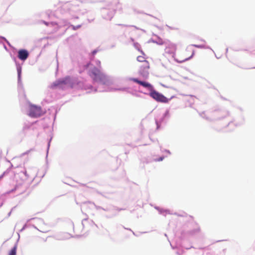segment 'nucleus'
<instances>
[{"label": "nucleus", "instance_id": "obj_13", "mask_svg": "<svg viewBox=\"0 0 255 255\" xmlns=\"http://www.w3.org/2000/svg\"><path fill=\"white\" fill-rule=\"evenodd\" d=\"M44 24H45V25H48V23H47V22H44Z\"/></svg>", "mask_w": 255, "mask_h": 255}, {"label": "nucleus", "instance_id": "obj_5", "mask_svg": "<svg viewBox=\"0 0 255 255\" xmlns=\"http://www.w3.org/2000/svg\"><path fill=\"white\" fill-rule=\"evenodd\" d=\"M90 76L96 82L101 81L104 77V75L101 73L100 71L96 68L92 70Z\"/></svg>", "mask_w": 255, "mask_h": 255}, {"label": "nucleus", "instance_id": "obj_10", "mask_svg": "<svg viewBox=\"0 0 255 255\" xmlns=\"http://www.w3.org/2000/svg\"><path fill=\"white\" fill-rule=\"evenodd\" d=\"M136 59L139 62H140L141 63H143L144 61H147L146 60H145V58L142 56H137Z\"/></svg>", "mask_w": 255, "mask_h": 255}, {"label": "nucleus", "instance_id": "obj_9", "mask_svg": "<svg viewBox=\"0 0 255 255\" xmlns=\"http://www.w3.org/2000/svg\"><path fill=\"white\" fill-rule=\"evenodd\" d=\"M16 247L14 246L9 252L8 255H16Z\"/></svg>", "mask_w": 255, "mask_h": 255}, {"label": "nucleus", "instance_id": "obj_4", "mask_svg": "<svg viewBox=\"0 0 255 255\" xmlns=\"http://www.w3.org/2000/svg\"><path fill=\"white\" fill-rule=\"evenodd\" d=\"M139 74L144 78H147L148 76V69L149 68V64L148 61H144L139 66Z\"/></svg>", "mask_w": 255, "mask_h": 255}, {"label": "nucleus", "instance_id": "obj_6", "mask_svg": "<svg viewBox=\"0 0 255 255\" xmlns=\"http://www.w3.org/2000/svg\"><path fill=\"white\" fill-rule=\"evenodd\" d=\"M66 84L67 82L66 79L59 80L53 83L51 85V88L52 89L56 88H62Z\"/></svg>", "mask_w": 255, "mask_h": 255}, {"label": "nucleus", "instance_id": "obj_1", "mask_svg": "<svg viewBox=\"0 0 255 255\" xmlns=\"http://www.w3.org/2000/svg\"><path fill=\"white\" fill-rule=\"evenodd\" d=\"M194 54V50L191 47H187L186 49L174 55V58L177 62L182 63L191 59Z\"/></svg>", "mask_w": 255, "mask_h": 255}, {"label": "nucleus", "instance_id": "obj_3", "mask_svg": "<svg viewBox=\"0 0 255 255\" xmlns=\"http://www.w3.org/2000/svg\"><path fill=\"white\" fill-rule=\"evenodd\" d=\"M149 95L152 98L158 102L167 103L169 101V100L166 97L153 89L151 90Z\"/></svg>", "mask_w": 255, "mask_h": 255}, {"label": "nucleus", "instance_id": "obj_2", "mask_svg": "<svg viewBox=\"0 0 255 255\" xmlns=\"http://www.w3.org/2000/svg\"><path fill=\"white\" fill-rule=\"evenodd\" d=\"M44 114L42 108L40 106H38L33 104H29L28 116L31 118H37Z\"/></svg>", "mask_w": 255, "mask_h": 255}, {"label": "nucleus", "instance_id": "obj_7", "mask_svg": "<svg viewBox=\"0 0 255 255\" xmlns=\"http://www.w3.org/2000/svg\"><path fill=\"white\" fill-rule=\"evenodd\" d=\"M130 80L142 86L143 87L148 88L150 90H151L153 89L152 86L149 83L141 81L138 80L136 78H131Z\"/></svg>", "mask_w": 255, "mask_h": 255}, {"label": "nucleus", "instance_id": "obj_12", "mask_svg": "<svg viewBox=\"0 0 255 255\" xmlns=\"http://www.w3.org/2000/svg\"><path fill=\"white\" fill-rule=\"evenodd\" d=\"M193 46H194V47H197V48H200V47H201V46H200L198 45H195V44L193 45Z\"/></svg>", "mask_w": 255, "mask_h": 255}, {"label": "nucleus", "instance_id": "obj_8", "mask_svg": "<svg viewBox=\"0 0 255 255\" xmlns=\"http://www.w3.org/2000/svg\"><path fill=\"white\" fill-rule=\"evenodd\" d=\"M29 53L26 50L21 49L18 52V57L21 60H25L28 57Z\"/></svg>", "mask_w": 255, "mask_h": 255}, {"label": "nucleus", "instance_id": "obj_11", "mask_svg": "<svg viewBox=\"0 0 255 255\" xmlns=\"http://www.w3.org/2000/svg\"><path fill=\"white\" fill-rule=\"evenodd\" d=\"M97 51L96 50H94V51L92 52V53L93 55L94 56V55L97 53Z\"/></svg>", "mask_w": 255, "mask_h": 255}, {"label": "nucleus", "instance_id": "obj_14", "mask_svg": "<svg viewBox=\"0 0 255 255\" xmlns=\"http://www.w3.org/2000/svg\"><path fill=\"white\" fill-rule=\"evenodd\" d=\"M160 44H163V42L162 41H161V42H160Z\"/></svg>", "mask_w": 255, "mask_h": 255}]
</instances>
